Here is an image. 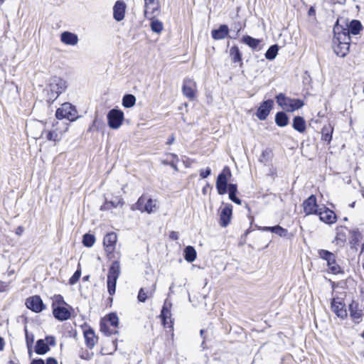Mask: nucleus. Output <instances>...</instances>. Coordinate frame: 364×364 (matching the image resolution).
Wrapping results in <instances>:
<instances>
[{"label":"nucleus","mask_w":364,"mask_h":364,"mask_svg":"<svg viewBox=\"0 0 364 364\" xmlns=\"http://www.w3.org/2000/svg\"><path fill=\"white\" fill-rule=\"evenodd\" d=\"M68 129V124L60 123L58 121L53 123L51 129L43 130L41 136L50 141H53L55 144L60 141L63 137L64 132Z\"/></svg>","instance_id":"obj_1"},{"label":"nucleus","mask_w":364,"mask_h":364,"mask_svg":"<svg viewBox=\"0 0 364 364\" xmlns=\"http://www.w3.org/2000/svg\"><path fill=\"white\" fill-rule=\"evenodd\" d=\"M350 36L345 33H338L333 38L334 52L338 56L345 57L349 52Z\"/></svg>","instance_id":"obj_2"},{"label":"nucleus","mask_w":364,"mask_h":364,"mask_svg":"<svg viewBox=\"0 0 364 364\" xmlns=\"http://www.w3.org/2000/svg\"><path fill=\"white\" fill-rule=\"evenodd\" d=\"M277 104L288 112H293L301 108L304 103L300 99H292L287 97L283 93H279L276 96Z\"/></svg>","instance_id":"obj_3"},{"label":"nucleus","mask_w":364,"mask_h":364,"mask_svg":"<svg viewBox=\"0 0 364 364\" xmlns=\"http://www.w3.org/2000/svg\"><path fill=\"white\" fill-rule=\"evenodd\" d=\"M50 97L49 100H55L61 93L67 89V82L57 76L52 77L49 80Z\"/></svg>","instance_id":"obj_4"},{"label":"nucleus","mask_w":364,"mask_h":364,"mask_svg":"<svg viewBox=\"0 0 364 364\" xmlns=\"http://www.w3.org/2000/svg\"><path fill=\"white\" fill-rule=\"evenodd\" d=\"M120 264L118 261H114L108 272L107 274V289L110 295H113L116 291V284L117 279L120 275Z\"/></svg>","instance_id":"obj_5"},{"label":"nucleus","mask_w":364,"mask_h":364,"mask_svg":"<svg viewBox=\"0 0 364 364\" xmlns=\"http://www.w3.org/2000/svg\"><path fill=\"white\" fill-rule=\"evenodd\" d=\"M55 117L57 119H66L70 122H73L78 118L75 107L68 102L63 104L57 109Z\"/></svg>","instance_id":"obj_6"},{"label":"nucleus","mask_w":364,"mask_h":364,"mask_svg":"<svg viewBox=\"0 0 364 364\" xmlns=\"http://www.w3.org/2000/svg\"><path fill=\"white\" fill-rule=\"evenodd\" d=\"M318 256L323 260H326L330 272L333 274L343 273L341 267L336 263V256L328 250H320L318 252Z\"/></svg>","instance_id":"obj_7"},{"label":"nucleus","mask_w":364,"mask_h":364,"mask_svg":"<svg viewBox=\"0 0 364 364\" xmlns=\"http://www.w3.org/2000/svg\"><path fill=\"white\" fill-rule=\"evenodd\" d=\"M232 176L228 166H225L216 179V189L219 195H224L228 191V179Z\"/></svg>","instance_id":"obj_8"},{"label":"nucleus","mask_w":364,"mask_h":364,"mask_svg":"<svg viewBox=\"0 0 364 364\" xmlns=\"http://www.w3.org/2000/svg\"><path fill=\"white\" fill-rule=\"evenodd\" d=\"M107 124L112 129H118L124 119V112L119 109H110L107 115Z\"/></svg>","instance_id":"obj_9"},{"label":"nucleus","mask_w":364,"mask_h":364,"mask_svg":"<svg viewBox=\"0 0 364 364\" xmlns=\"http://www.w3.org/2000/svg\"><path fill=\"white\" fill-rule=\"evenodd\" d=\"M137 209L141 212H146L151 213L156 209L157 201L152 198L146 199L145 196H141L136 202Z\"/></svg>","instance_id":"obj_10"},{"label":"nucleus","mask_w":364,"mask_h":364,"mask_svg":"<svg viewBox=\"0 0 364 364\" xmlns=\"http://www.w3.org/2000/svg\"><path fill=\"white\" fill-rule=\"evenodd\" d=\"M274 106V101L272 100H267L262 102L258 107L256 116L259 120H265L269 116L271 110Z\"/></svg>","instance_id":"obj_11"},{"label":"nucleus","mask_w":364,"mask_h":364,"mask_svg":"<svg viewBox=\"0 0 364 364\" xmlns=\"http://www.w3.org/2000/svg\"><path fill=\"white\" fill-rule=\"evenodd\" d=\"M26 305L28 309L36 313L41 312L46 308L41 296L38 295L28 297L26 301Z\"/></svg>","instance_id":"obj_12"},{"label":"nucleus","mask_w":364,"mask_h":364,"mask_svg":"<svg viewBox=\"0 0 364 364\" xmlns=\"http://www.w3.org/2000/svg\"><path fill=\"white\" fill-rule=\"evenodd\" d=\"M303 208L306 215L317 214L319 210L318 205L316 201V197L314 195H311L303 203Z\"/></svg>","instance_id":"obj_13"},{"label":"nucleus","mask_w":364,"mask_h":364,"mask_svg":"<svg viewBox=\"0 0 364 364\" xmlns=\"http://www.w3.org/2000/svg\"><path fill=\"white\" fill-rule=\"evenodd\" d=\"M316 215H318L319 219L326 224H333L336 221L335 213L326 207L320 208Z\"/></svg>","instance_id":"obj_14"},{"label":"nucleus","mask_w":364,"mask_h":364,"mask_svg":"<svg viewBox=\"0 0 364 364\" xmlns=\"http://www.w3.org/2000/svg\"><path fill=\"white\" fill-rule=\"evenodd\" d=\"M117 240V235L114 232H109L105 236L103 245L107 254H112L114 252Z\"/></svg>","instance_id":"obj_15"},{"label":"nucleus","mask_w":364,"mask_h":364,"mask_svg":"<svg viewBox=\"0 0 364 364\" xmlns=\"http://www.w3.org/2000/svg\"><path fill=\"white\" fill-rule=\"evenodd\" d=\"M232 215V206L230 204H225L221 209L220 213V225L225 228L230 223Z\"/></svg>","instance_id":"obj_16"},{"label":"nucleus","mask_w":364,"mask_h":364,"mask_svg":"<svg viewBox=\"0 0 364 364\" xmlns=\"http://www.w3.org/2000/svg\"><path fill=\"white\" fill-rule=\"evenodd\" d=\"M53 306V314L54 317L60 321H66L70 318V310L62 306Z\"/></svg>","instance_id":"obj_17"},{"label":"nucleus","mask_w":364,"mask_h":364,"mask_svg":"<svg viewBox=\"0 0 364 364\" xmlns=\"http://www.w3.org/2000/svg\"><path fill=\"white\" fill-rule=\"evenodd\" d=\"M126 8V4L123 1L118 0L115 2L113 7V17L117 21H121L124 19Z\"/></svg>","instance_id":"obj_18"},{"label":"nucleus","mask_w":364,"mask_h":364,"mask_svg":"<svg viewBox=\"0 0 364 364\" xmlns=\"http://www.w3.org/2000/svg\"><path fill=\"white\" fill-rule=\"evenodd\" d=\"M331 309L336 315L341 319L346 318L348 316L347 311L345 308V304L336 300V299H333L331 302Z\"/></svg>","instance_id":"obj_19"},{"label":"nucleus","mask_w":364,"mask_h":364,"mask_svg":"<svg viewBox=\"0 0 364 364\" xmlns=\"http://www.w3.org/2000/svg\"><path fill=\"white\" fill-rule=\"evenodd\" d=\"M159 9V2L158 0H144V16L146 18H151V15Z\"/></svg>","instance_id":"obj_20"},{"label":"nucleus","mask_w":364,"mask_h":364,"mask_svg":"<svg viewBox=\"0 0 364 364\" xmlns=\"http://www.w3.org/2000/svg\"><path fill=\"white\" fill-rule=\"evenodd\" d=\"M83 334L87 347L90 349H92L98 341V338L96 336L94 330L89 327L84 331Z\"/></svg>","instance_id":"obj_21"},{"label":"nucleus","mask_w":364,"mask_h":364,"mask_svg":"<svg viewBox=\"0 0 364 364\" xmlns=\"http://www.w3.org/2000/svg\"><path fill=\"white\" fill-rule=\"evenodd\" d=\"M195 87L196 84L192 80H184L182 88L183 95L190 100H193L195 97Z\"/></svg>","instance_id":"obj_22"},{"label":"nucleus","mask_w":364,"mask_h":364,"mask_svg":"<svg viewBox=\"0 0 364 364\" xmlns=\"http://www.w3.org/2000/svg\"><path fill=\"white\" fill-rule=\"evenodd\" d=\"M229 28L225 24H222L218 29H213L211 31L212 38L214 40H222L228 36Z\"/></svg>","instance_id":"obj_23"},{"label":"nucleus","mask_w":364,"mask_h":364,"mask_svg":"<svg viewBox=\"0 0 364 364\" xmlns=\"http://www.w3.org/2000/svg\"><path fill=\"white\" fill-rule=\"evenodd\" d=\"M60 41L65 45L75 46L79 39L77 34L70 31H64L60 35Z\"/></svg>","instance_id":"obj_24"},{"label":"nucleus","mask_w":364,"mask_h":364,"mask_svg":"<svg viewBox=\"0 0 364 364\" xmlns=\"http://www.w3.org/2000/svg\"><path fill=\"white\" fill-rule=\"evenodd\" d=\"M363 26L360 21L358 20H352L348 26V29H343L341 33L357 35L360 33V30H362Z\"/></svg>","instance_id":"obj_25"},{"label":"nucleus","mask_w":364,"mask_h":364,"mask_svg":"<svg viewBox=\"0 0 364 364\" xmlns=\"http://www.w3.org/2000/svg\"><path fill=\"white\" fill-rule=\"evenodd\" d=\"M156 291V284H154L150 288L145 289L141 288L139 291L137 299L139 302H145L149 297H152Z\"/></svg>","instance_id":"obj_26"},{"label":"nucleus","mask_w":364,"mask_h":364,"mask_svg":"<svg viewBox=\"0 0 364 364\" xmlns=\"http://www.w3.org/2000/svg\"><path fill=\"white\" fill-rule=\"evenodd\" d=\"M350 316L356 322L359 323L363 316V311L358 309V304L353 301L349 305Z\"/></svg>","instance_id":"obj_27"},{"label":"nucleus","mask_w":364,"mask_h":364,"mask_svg":"<svg viewBox=\"0 0 364 364\" xmlns=\"http://www.w3.org/2000/svg\"><path fill=\"white\" fill-rule=\"evenodd\" d=\"M229 54L232 63H240V66L242 65V53L237 46H234L230 48Z\"/></svg>","instance_id":"obj_28"},{"label":"nucleus","mask_w":364,"mask_h":364,"mask_svg":"<svg viewBox=\"0 0 364 364\" xmlns=\"http://www.w3.org/2000/svg\"><path fill=\"white\" fill-rule=\"evenodd\" d=\"M292 127L296 131L303 133L306 130V122L302 117L296 116L293 119Z\"/></svg>","instance_id":"obj_29"},{"label":"nucleus","mask_w":364,"mask_h":364,"mask_svg":"<svg viewBox=\"0 0 364 364\" xmlns=\"http://www.w3.org/2000/svg\"><path fill=\"white\" fill-rule=\"evenodd\" d=\"M289 121V117L284 112H278L275 115V123L280 127H286Z\"/></svg>","instance_id":"obj_30"},{"label":"nucleus","mask_w":364,"mask_h":364,"mask_svg":"<svg viewBox=\"0 0 364 364\" xmlns=\"http://www.w3.org/2000/svg\"><path fill=\"white\" fill-rule=\"evenodd\" d=\"M184 259L188 262H193L196 260L197 253L195 248L193 246H187L185 247L183 251Z\"/></svg>","instance_id":"obj_31"},{"label":"nucleus","mask_w":364,"mask_h":364,"mask_svg":"<svg viewBox=\"0 0 364 364\" xmlns=\"http://www.w3.org/2000/svg\"><path fill=\"white\" fill-rule=\"evenodd\" d=\"M263 231H269L273 233L277 234L280 237H286L287 235L288 231L287 229L283 228L280 225H275L272 227H263L261 228Z\"/></svg>","instance_id":"obj_32"},{"label":"nucleus","mask_w":364,"mask_h":364,"mask_svg":"<svg viewBox=\"0 0 364 364\" xmlns=\"http://www.w3.org/2000/svg\"><path fill=\"white\" fill-rule=\"evenodd\" d=\"M50 350L48 343L43 339H38L36 341L35 352L38 355H44Z\"/></svg>","instance_id":"obj_33"},{"label":"nucleus","mask_w":364,"mask_h":364,"mask_svg":"<svg viewBox=\"0 0 364 364\" xmlns=\"http://www.w3.org/2000/svg\"><path fill=\"white\" fill-rule=\"evenodd\" d=\"M241 41L243 43L247 45L252 49H256L260 43L261 41L257 38H254L250 36L246 35L242 38Z\"/></svg>","instance_id":"obj_34"},{"label":"nucleus","mask_w":364,"mask_h":364,"mask_svg":"<svg viewBox=\"0 0 364 364\" xmlns=\"http://www.w3.org/2000/svg\"><path fill=\"white\" fill-rule=\"evenodd\" d=\"M333 128L330 125L324 126L321 129V139L329 144L332 139Z\"/></svg>","instance_id":"obj_35"},{"label":"nucleus","mask_w":364,"mask_h":364,"mask_svg":"<svg viewBox=\"0 0 364 364\" xmlns=\"http://www.w3.org/2000/svg\"><path fill=\"white\" fill-rule=\"evenodd\" d=\"M124 201L122 198H116L113 200L107 201L101 207V210H107L112 208H117L118 206H122Z\"/></svg>","instance_id":"obj_36"},{"label":"nucleus","mask_w":364,"mask_h":364,"mask_svg":"<svg viewBox=\"0 0 364 364\" xmlns=\"http://www.w3.org/2000/svg\"><path fill=\"white\" fill-rule=\"evenodd\" d=\"M136 103V97L132 94H126L122 98V105L126 108H131Z\"/></svg>","instance_id":"obj_37"},{"label":"nucleus","mask_w":364,"mask_h":364,"mask_svg":"<svg viewBox=\"0 0 364 364\" xmlns=\"http://www.w3.org/2000/svg\"><path fill=\"white\" fill-rule=\"evenodd\" d=\"M171 314L170 308L168 307L166 301H165V303L162 307V309L161 311V314H160V317H161L164 326L166 325L167 319L171 318Z\"/></svg>","instance_id":"obj_38"},{"label":"nucleus","mask_w":364,"mask_h":364,"mask_svg":"<svg viewBox=\"0 0 364 364\" xmlns=\"http://www.w3.org/2000/svg\"><path fill=\"white\" fill-rule=\"evenodd\" d=\"M278 50H279L278 45L274 44V45L271 46L265 53V58L269 60H274L278 53Z\"/></svg>","instance_id":"obj_39"},{"label":"nucleus","mask_w":364,"mask_h":364,"mask_svg":"<svg viewBox=\"0 0 364 364\" xmlns=\"http://www.w3.org/2000/svg\"><path fill=\"white\" fill-rule=\"evenodd\" d=\"M150 18L151 19L150 26L152 31L156 33H160L164 28L163 23L158 19H152V17Z\"/></svg>","instance_id":"obj_40"},{"label":"nucleus","mask_w":364,"mask_h":364,"mask_svg":"<svg viewBox=\"0 0 364 364\" xmlns=\"http://www.w3.org/2000/svg\"><path fill=\"white\" fill-rule=\"evenodd\" d=\"M95 242V237L93 235L86 233L83 235L82 237V244L84 246L87 247H91L93 246Z\"/></svg>","instance_id":"obj_41"},{"label":"nucleus","mask_w":364,"mask_h":364,"mask_svg":"<svg viewBox=\"0 0 364 364\" xmlns=\"http://www.w3.org/2000/svg\"><path fill=\"white\" fill-rule=\"evenodd\" d=\"M100 331L102 332L105 336H109L112 334L118 333L117 330H112L106 322H100Z\"/></svg>","instance_id":"obj_42"},{"label":"nucleus","mask_w":364,"mask_h":364,"mask_svg":"<svg viewBox=\"0 0 364 364\" xmlns=\"http://www.w3.org/2000/svg\"><path fill=\"white\" fill-rule=\"evenodd\" d=\"M102 322L109 323L110 326L117 328L119 325V318L115 313H111L108 315L107 319L106 321H103Z\"/></svg>","instance_id":"obj_43"},{"label":"nucleus","mask_w":364,"mask_h":364,"mask_svg":"<svg viewBox=\"0 0 364 364\" xmlns=\"http://www.w3.org/2000/svg\"><path fill=\"white\" fill-rule=\"evenodd\" d=\"M81 276V269L78 268L75 273L73 274V276L69 279V283L71 285L75 284L77 283V282L79 280L80 277Z\"/></svg>","instance_id":"obj_44"},{"label":"nucleus","mask_w":364,"mask_h":364,"mask_svg":"<svg viewBox=\"0 0 364 364\" xmlns=\"http://www.w3.org/2000/svg\"><path fill=\"white\" fill-rule=\"evenodd\" d=\"M55 304H58V306H61L63 304L68 305L64 301L63 297L60 294L54 296L53 305L55 306Z\"/></svg>","instance_id":"obj_45"},{"label":"nucleus","mask_w":364,"mask_h":364,"mask_svg":"<svg viewBox=\"0 0 364 364\" xmlns=\"http://www.w3.org/2000/svg\"><path fill=\"white\" fill-rule=\"evenodd\" d=\"M361 237V235L358 231H353L350 243L353 245H357Z\"/></svg>","instance_id":"obj_46"},{"label":"nucleus","mask_w":364,"mask_h":364,"mask_svg":"<svg viewBox=\"0 0 364 364\" xmlns=\"http://www.w3.org/2000/svg\"><path fill=\"white\" fill-rule=\"evenodd\" d=\"M211 174V169L209 167H207L205 170H201L200 171V176L202 178H205Z\"/></svg>","instance_id":"obj_47"},{"label":"nucleus","mask_w":364,"mask_h":364,"mask_svg":"<svg viewBox=\"0 0 364 364\" xmlns=\"http://www.w3.org/2000/svg\"><path fill=\"white\" fill-rule=\"evenodd\" d=\"M45 341L48 346H54L55 345V338L53 336H48L46 337Z\"/></svg>","instance_id":"obj_48"},{"label":"nucleus","mask_w":364,"mask_h":364,"mask_svg":"<svg viewBox=\"0 0 364 364\" xmlns=\"http://www.w3.org/2000/svg\"><path fill=\"white\" fill-rule=\"evenodd\" d=\"M228 189L229 194L237 193V186L234 183H229L228 186Z\"/></svg>","instance_id":"obj_49"},{"label":"nucleus","mask_w":364,"mask_h":364,"mask_svg":"<svg viewBox=\"0 0 364 364\" xmlns=\"http://www.w3.org/2000/svg\"><path fill=\"white\" fill-rule=\"evenodd\" d=\"M229 198L231 201L237 205H241L242 203V200L237 197L236 193L229 194Z\"/></svg>","instance_id":"obj_50"},{"label":"nucleus","mask_w":364,"mask_h":364,"mask_svg":"<svg viewBox=\"0 0 364 364\" xmlns=\"http://www.w3.org/2000/svg\"><path fill=\"white\" fill-rule=\"evenodd\" d=\"M46 364H58L55 358L50 357L47 358Z\"/></svg>","instance_id":"obj_51"},{"label":"nucleus","mask_w":364,"mask_h":364,"mask_svg":"<svg viewBox=\"0 0 364 364\" xmlns=\"http://www.w3.org/2000/svg\"><path fill=\"white\" fill-rule=\"evenodd\" d=\"M7 289V284L4 282H0V293L6 291Z\"/></svg>","instance_id":"obj_52"},{"label":"nucleus","mask_w":364,"mask_h":364,"mask_svg":"<svg viewBox=\"0 0 364 364\" xmlns=\"http://www.w3.org/2000/svg\"><path fill=\"white\" fill-rule=\"evenodd\" d=\"M31 364H46L44 360L41 358L33 359Z\"/></svg>","instance_id":"obj_53"},{"label":"nucleus","mask_w":364,"mask_h":364,"mask_svg":"<svg viewBox=\"0 0 364 364\" xmlns=\"http://www.w3.org/2000/svg\"><path fill=\"white\" fill-rule=\"evenodd\" d=\"M26 342H27V345H28V354H29V356L31 357L32 355V351L31 350V345L29 344V342H28V336L26 329Z\"/></svg>","instance_id":"obj_54"},{"label":"nucleus","mask_w":364,"mask_h":364,"mask_svg":"<svg viewBox=\"0 0 364 364\" xmlns=\"http://www.w3.org/2000/svg\"><path fill=\"white\" fill-rule=\"evenodd\" d=\"M170 237L173 239V240H177L178 239V234H177V232H171V234H170Z\"/></svg>","instance_id":"obj_55"},{"label":"nucleus","mask_w":364,"mask_h":364,"mask_svg":"<svg viewBox=\"0 0 364 364\" xmlns=\"http://www.w3.org/2000/svg\"><path fill=\"white\" fill-rule=\"evenodd\" d=\"M175 138L173 135H172L167 141L166 144L168 145L172 144L174 142Z\"/></svg>","instance_id":"obj_56"},{"label":"nucleus","mask_w":364,"mask_h":364,"mask_svg":"<svg viewBox=\"0 0 364 364\" xmlns=\"http://www.w3.org/2000/svg\"><path fill=\"white\" fill-rule=\"evenodd\" d=\"M308 14H309V16L315 15L316 11H315V9L313 7H311L309 9V10Z\"/></svg>","instance_id":"obj_57"},{"label":"nucleus","mask_w":364,"mask_h":364,"mask_svg":"<svg viewBox=\"0 0 364 364\" xmlns=\"http://www.w3.org/2000/svg\"><path fill=\"white\" fill-rule=\"evenodd\" d=\"M4 339H3V338L0 337V351L4 349Z\"/></svg>","instance_id":"obj_58"},{"label":"nucleus","mask_w":364,"mask_h":364,"mask_svg":"<svg viewBox=\"0 0 364 364\" xmlns=\"http://www.w3.org/2000/svg\"><path fill=\"white\" fill-rule=\"evenodd\" d=\"M23 232V228L19 226L16 230V234L21 235Z\"/></svg>","instance_id":"obj_59"},{"label":"nucleus","mask_w":364,"mask_h":364,"mask_svg":"<svg viewBox=\"0 0 364 364\" xmlns=\"http://www.w3.org/2000/svg\"><path fill=\"white\" fill-rule=\"evenodd\" d=\"M174 170L178 171L177 166L173 162H170V165Z\"/></svg>","instance_id":"obj_60"},{"label":"nucleus","mask_w":364,"mask_h":364,"mask_svg":"<svg viewBox=\"0 0 364 364\" xmlns=\"http://www.w3.org/2000/svg\"><path fill=\"white\" fill-rule=\"evenodd\" d=\"M208 187H210V185H209V183H207L206 186L203 188V194H205L207 188H208Z\"/></svg>","instance_id":"obj_61"},{"label":"nucleus","mask_w":364,"mask_h":364,"mask_svg":"<svg viewBox=\"0 0 364 364\" xmlns=\"http://www.w3.org/2000/svg\"><path fill=\"white\" fill-rule=\"evenodd\" d=\"M269 154L268 151L267 150H265V151H263L262 153V157H265L266 156H267Z\"/></svg>","instance_id":"obj_62"},{"label":"nucleus","mask_w":364,"mask_h":364,"mask_svg":"<svg viewBox=\"0 0 364 364\" xmlns=\"http://www.w3.org/2000/svg\"><path fill=\"white\" fill-rule=\"evenodd\" d=\"M205 331L203 329H201L200 331V336L203 338V339L205 340V337L203 336Z\"/></svg>","instance_id":"obj_63"},{"label":"nucleus","mask_w":364,"mask_h":364,"mask_svg":"<svg viewBox=\"0 0 364 364\" xmlns=\"http://www.w3.org/2000/svg\"><path fill=\"white\" fill-rule=\"evenodd\" d=\"M201 347L203 348V349H205L206 348V346H205V340L203 339L202 343H201Z\"/></svg>","instance_id":"obj_64"}]
</instances>
